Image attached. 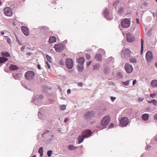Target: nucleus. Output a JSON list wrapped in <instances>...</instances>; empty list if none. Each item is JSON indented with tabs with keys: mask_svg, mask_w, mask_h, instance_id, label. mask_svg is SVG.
I'll return each mask as SVG.
<instances>
[{
	"mask_svg": "<svg viewBox=\"0 0 157 157\" xmlns=\"http://www.w3.org/2000/svg\"><path fill=\"white\" fill-rule=\"evenodd\" d=\"M48 28L46 26H42L38 29V30L40 31L39 35L40 38L46 39L48 38V36L47 34Z\"/></svg>",
	"mask_w": 157,
	"mask_h": 157,
	"instance_id": "obj_1",
	"label": "nucleus"
},
{
	"mask_svg": "<svg viewBox=\"0 0 157 157\" xmlns=\"http://www.w3.org/2000/svg\"><path fill=\"white\" fill-rule=\"evenodd\" d=\"M110 120V117L109 115H107L104 117L101 120V124L105 128V126L109 123Z\"/></svg>",
	"mask_w": 157,
	"mask_h": 157,
	"instance_id": "obj_2",
	"label": "nucleus"
},
{
	"mask_svg": "<svg viewBox=\"0 0 157 157\" xmlns=\"http://www.w3.org/2000/svg\"><path fill=\"white\" fill-rule=\"evenodd\" d=\"M121 24L123 28H128L130 25L131 21L128 18H125L122 21Z\"/></svg>",
	"mask_w": 157,
	"mask_h": 157,
	"instance_id": "obj_3",
	"label": "nucleus"
},
{
	"mask_svg": "<svg viewBox=\"0 0 157 157\" xmlns=\"http://www.w3.org/2000/svg\"><path fill=\"white\" fill-rule=\"evenodd\" d=\"M3 13L6 16L10 17L13 15L12 10L10 7L6 6L3 9Z\"/></svg>",
	"mask_w": 157,
	"mask_h": 157,
	"instance_id": "obj_4",
	"label": "nucleus"
},
{
	"mask_svg": "<svg viewBox=\"0 0 157 157\" xmlns=\"http://www.w3.org/2000/svg\"><path fill=\"white\" fill-rule=\"evenodd\" d=\"M131 52L128 49L123 48L121 52V56L123 58L128 57L130 55Z\"/></svg>",
	"mask_w": 157,
	"mask_h": 157,
	"instance_id": "obj_5",
	"label": "nucleus"
},
{
	"mask_svg": "<svg viewBox=\"0 0 157 157\" xmlns=\"http://www.w3.org/2000/svg\"><path fill=\"white\" fill-rule=\"evenodd\" d=\"M119 125L121 127H124L127 125L128 124L129 120L127 117H124L122 118L120 121Z\"/></svg>",
	"mask_w": 157,
	"mask_h": 157,
	"instance_id": "obj_6",
	"label": "nucleus"
},
{
	"mask_svg": "<svg viewBox=\"0 0 157 157\" xmlns=\"http://www.w3.org/2000/svg\"><path fill=\"white\" fill-rule=\"evenodd\" d=\"M43 95L35 96L33 99V101L35 104L37 105H40L41 100L43 98Z\"/></svg>",
	"mask_w": 157,
	"mask_h": 157,
	"instance_id": "obj_7",
	"label": "nucleus"
},
{
	"mask_svg": "<svg viewBox=\"0 0 157 157\" xmlns=\"http://www.w3.org/2000/svg\"><path fill=\"white\" fill-rule=\"evenodd\" d=\"M34 75L35 74L32 71L27 72L25 73V75L26 78L28 80L32 79Z\"/></svg>",
	"mask_w": 157,
	"mask_h": 157,
	"instance_id": "obj_8",
	"label": "nucleus"
},
{
	"mask_svg": "<svg viewBox=\"0 0 157 157\" xmlns=\"http://www.w3.org/2000/svg\"><path fill=\"white\" fill-rule=\"evenodd\" d=\"M66 65L69 69H71L73 67V61L71 58H67L65 61Z\"/></svg>",
	"mask_w": 157,
	"mask_h": 157,
	"instance_id": "obj_9",
	"label": "nucleus"
},
{
	"mask_svg": "<svg viewBox=\"0 0 157 157\" xmlns=\"http://www.w3.org/2000/svg\"><path fill=\"white\" fill-rule=\"evenodd\" d=\"M126 72L128 73H131L133 70L132 65L128 63H126L124 66Z\"/></svg>",
	"mask_w": 157,
	"mask_h": 157,
	"instance_id": "obj_10",
	"label": "nucleus"
},
{
	"mask_svg": "<svg viewBox=\"0 0 157 157\" xmlns=\"http://www.w3.org/2000/svg\"><path fill=\"white\" fill-rule=\"evenodd\" d=\"M55 48L57 52H60L64 49L65 48L64 45L62 44H59L55 45Z\"/></svg>",
	"mask_w": 157,
	"mask_h": 157,
	"instance_id": "obj_11",
	"label": "nucleus"
},
{
	"mask_svg": "<svg viewBox=\"0 0 157 157\" xmlns=\"http://www.w3.org/2000/svg\"><path fill=\"white\" fill-rule=\"evenodd\" d=\"M113 6L114 7L116 10L118 8V11L122 12L123 10V8L120 7V4L118 1H116L113 4Z\"/></svg>",
	"mask_w": 157,
	"mask_h": 157,
	"instance_id": "obj_12",
	"label": "nucleus"
},
{
	"mask_svg": "<svg viewBox=\"0 0 157 157\" xmlns=\"http://www.w3.org/2000/svg\"><path fill=\"white\" fill-rule=\"evenodd\" d=\"M103 15L105 18L108 20H111L112 19V17L110 15L109 12V10L105 9L103 13Z\"/></svg>",
	"mask_w": 157,
	"mask_h": 157,
	"instance_id": "obj_13",
	"label": "nucleus"
},
{
	"mask_svg": "<svg viewBox=\"0 0 157 157\" xmlns=\"http://www.w3.org/2000/svg\"><path fill=\"white\" fill-rule=\"evenodd\" d=\"M153 56L151 52L150 51H148L146 53V58L147 61H150L153 59Z\"/></svg>",
	"mask_w": 157,
	"mask_h": 157,
	"instance_id": "obj_14",
	"label": "nucleus"
},
{
	"mask_svg": "<svg viewBox=\"0 0 157 157\" xmlns=\"http://www.w3.org/2000/svg\"><path fill=\"white\" fill-rule=\"evenodd\" d=\"M21 29L23 33L25 35L27 36L29 35V30L26 27L22 26L21 27Z\"/></svg>",
	"mask_w": 157,
	"mask_h": 157,
	"instance_id": "obj_15",
	"label": "nucleus"
},
{
	"mask_svg": "<svg viewBox=\"0 0 157 157\" xmlns=\"http://www.w3.org/2000/svg\"><path fill=\"white\" fill-rule=\"evenodd\" d=\"M94 113L92 112H88L86 113L84 117L86 119H90L92 117Z\"/></svg>",
	"mask_w": 157,
	"mask_h": 157,
	"instance_id": "obj_16",
	"label": "nucleus"
},
{
	"mask_svg": "<svg viewBox=\"0 0 157 157\" xmlns=\"http://www.w3.org/2000/svg\"><path fill=\"white\" fill-rule=\"evenodd\" d=\"M91 131L89 130H86L82 133V134L85 138L90 137L91 136Z\"/></svg>",
	"mask_w": 157,
	"mask_h": 157,
	"instance_id": "obj_17",
	"label": "nucleus"
},
{
	"mask_svg": "<svg viewBox=\"0 0 157 157\" xmlns=\"http://www.w3.org/2000/svg\"><path fill=\"white\" fill-rule=\"evenodd\" d=\"M38 116L39 118H40L42 120H44L46 119V116L43 114L42 112L41 113L40 111H39L38 114Z\"/></svg>",
	"mask_w": 157,
	"mask_h": 157,
	"instance_id": "obj_18",
	"label": "nucleus"
},
{
	"mask_svg": "<svg viewBox=\"0 0 157 157\" xmlns=\"http://www.w3.org/2000/svg\"><path fill=\"white\" fill-rule=\"evenodd\" d=\"M9 68L10 70L12 71L16 70L18 69V67L15 65L11 64L10 65Z\"/></svg>",
	"mask_w": 157,
	"mask_h": 157,
	"instance_id": "obj_19",
	"label": "nucleus"
},
{
	"mask_svg": "<svg viewBox=\"0 0 157 157\" xmlns=\"http://www.w3.org/2000/svg\"><path fill=\"white\" fill-rule=\"evenodd\" d=\"M151 86L153 87H157V80H154L151 81Z\"/></svg>",
	"mask_w": 157,
	"mask_h": 157,
	"instance_id": "obj_20",
	"label": "nucleus"
},
{
	"mask_svg": "<svg viewBox=\"0 0 157 157\" xmlns=\"http://www.w3.org/2000/svg\"><path fill=\"white\" fill-rule=\"evenodd\" d=\"M21 75L20 74H13V77L15 79L20 80Z\"/></svg>",
	"mask_w": 157,
	"mask_h": 157,
	"instance_id": "obj_21",
	"label": "nucleus"
},
{
	"mask_svg": "<svg viewBox=\"0 0 157 157\" xmlns=\"http://www.w3.org/2000/svg\"><path fill=\"white\" fill-rule=\"evenodd\" d=\"M101 67V65L100 63H97L93 66V67L94 70H98Z\"/></svg>",
	"mask_w": 157,
	"mask_h": 157,
	"instance_id": "obj_22",
	"label": "nucleus"
},
{
	"mask_svg": "<svg viewBox=\"0 0 157 157\" xmlns=\"http://www.w3.org/2000/svg\"><path fill=\"white\" fill-rule=\"evenodd\" d=\"M101 55L100 54H97L95 56V59L99 61H101L102 60Z\"/></svg>",
	"mask_w": 157,
	"mask_h": 157,
	"instance_id": "obj_23",
	"label": "nucleus"
},
{
	"mask_svg": "<svg viewBox=\"0 0 157 157\" xmlns=\"http://www.w3.org/2000/svg\"><path fill=\"white\" fill-rule=\"evenodd\" d=\"M126 39H133L134 38L133 35L130 33L126 34Z\"/></svg>",
	"mask_w": 157,
	"mask_h": 157,
	"instance_id": "obj_24",
	"label": "nucleus"
},
{
	"mask_svg": "<svg viewBox=\"0 0 157 157\" xmlns=\"http://www.w3.org/2000/svg\"><path fill=\"white\" fill-rule=\"evenodd\" d=\"M84 62L85 59L83 58H79L78 60V62L79 63V64H83Z\"/></svg>",
	"mask_w": 157,
	"mask_h": 157,
	"instance_id": "obj_25",
	"label": "nucleus"
},
{
	"mask_svg": "<svg viewBox=\"0 0 157 157\" xmlns=\"http://www.w3.org/2000/svg\"><path fill=\"white\" fill-rule=\"evenodd\" d=\"M85 138V136H84L83 134L82 135L79 136L78 138V140L79 142V144L82 142L84 140V138Z\"/></svg>",
	"mask_w": 157,
	"mask_h": 157,
	"instance_id": "obj_26",
	"label": "nucleus"
},
{
	"mask_svg": "<svg viewBox=\"0 0 157 157\" xmlns=\"http://www.w3.org/2000/svg\"><path fill=\"white\" fill-rule=\"evenodd\" d=\"M78 71L79 72H82L84 69L83 64H79L78 66Z\"/></svg>",
	"mask_w": 157,
	"mask_h": 157,
	"instance_id": "obj_27",
	"label": "nucleus"
},
{
	"mask_svg": "<svg viewBox=\"0 0 157 157\" xmlns=\"http://www.w3.org/2000/svg\"><path fill=\"white\" fill-rule=\"evenodd\" d=\"M149 116L147 114H144L142 116V119L144 121H147L148 119Z\"/></svg>",
	"mask_w": 157,
	"mask_h": 157,
	"instance_id": "obj_28",
	"label": "nucleus"
},
{
	"mask_svg": "<svg viewBox=\"0 0 157 157\" xmlns=\"http://www.w3.org/2000/svg\"><path fill=\"white\" fill-rule=\"evenodd\" d=\"M8 59L4 57H0V63H3L7 60Z\"/></svg>",
	"mask_w": 157,
	"mask_h": 157,
	"instance_id": "obj_29",
	"label": "nucleus"
},
{
	"mask_svg": "<svg viewBox=\"0 0 157 157\" xmlns=\"http://www.w3.org/2000/svg\"><path fill=\"white\" fill-rule=\"evenodd\" d=\"M1 55L2 56H5L8 57L10 56L9 53L7 52H2L1 53Z\"/></svg>",
	"mask_w": 157,
	"mask_h": 157,
	"instance_id": "obj_30",
	"label": "nucleus"
},
{
	"mask_svg": "<svg viewBox=\"0 0 157 157\" xmlns=\"http://www.w3.org/2000/svg\"><path fill=\"white\" fill-rule=\"evenodd\" d=\"M68 148L69 150L71 151L75 150L76 148V147L72 145H70L68 146Z\"/></svg>",
	"mask_w": 157,
	"mask_h": 157,
	"instance_id": "obj_31",
	"label": "nucleus"
},
{
	"mask_svg": "<svg viewBox=\"0 0 157 157\" xmlns=\"http://www.w3.org/2000/svg\"><path fill=\"white\" fill-rule=\"evenodd\" d=\"M43 147H41L39 150L38 152L40 154V156L42 157L43 156Z\"/></svg>",
	"mask_w": 157,
	"mask_h": 157,
	"instance_id": "obj_32",
	"label": "nucleus"
},
{
	"mask_svg": "<svg viewBox=\"0 0 157 157\" xmlns=\"http://www.w3.org/2000/svg\"><path fill=\"white\" fill-rule=\"evenodd\" d=\"M144 40H141V50L140 53L142 55L143 51Z\"/></svg>",
	"mask_w": 157,
	"mask_h": 157,
	"instance_id": "obj_33",
	"label": "nucleus"
},
{
	"mask_svg": "<svg viewBox=\"0 0 157 157\" xmlns=\"http://www.w3.org/2000/svg\"><path fill=\"white\" fill-rule=\"evenodd\" d=\"M134 40H123L122 41V43L123 45H124V43L126 42H133Z\"/></svg>",
	"mask_w": 157,
	"mask_h": 157,
	"instance_id": "obj_34",
	"label": "nucleus"
},
{
	"mask_svg": "<svg viewBox=\"0 0 157 157\" xmlns=\"http://www.w3.org/2000/svg\"><path fill=\"white\" fill-rule=\"evenodd\" d=\"M129 60L131 63H136V59L132 57L130 58Z\"/></svg>",
	"mask_w": 157,
	"mask_h": 157,
	"instance_id": "obj_35",
	"label": "nucleus"
},
{
	"mask_svg": "<svg viewBox=\"0 0 157 157\" xmlns=\"http://www.w3.org/2000/svg\"><path fill=\"white\" fill-rule=\"evenodd\" d=\"M109 68L108 67H106L104 70V72L105 73H107L109 72Z\"/></svg>",
	"mask_w": 157,
	"mask_h": 157,
	"instance_id": "obj_36",
	"label": "nucleus"
},
{
	"mask_svg": "<svg viewBox=\"0 0 157 157\" xmlns=\"http://www.w3.org/2000/svg\"><path fill=\"white\" fill-rule=\"evenodd\" d=\"M59 107L61 110H63L65 109L66 108V106L65 105H60L59 106Z\"/></svg>",
	"mask_w": 157,
	"mask_h": 157,
	"instance_id": "obj_37",
	"label": "nucleus"
},
{
	"mask_svg": "<svg viewBox=\"0 0 157 157\" xmlns=\"http://www.w3.org/2000/svg\"><path fill=\"white\" fill-rule=\"evenodd\" d=\"M52 151L51 150H49L47 151V154L48 156L49 157H50L52 155Z\"/></svg>",
	"mask_w": 157,
	"mask_h": 157,
	"instance_id": "obj_38",
	"label": "nucleus"
},
{
	"mask_svg": "<svg viewBox=\"0 0 157 157\" xmlns=\"http://www.w3.org/2000/svg\"><path fill=\"white\" fill-rule=\"evenodd\" d=\"M46 58L50 62H51V57L49 56L48 55H47L46 56Z\"/></svg>",
	"mask_w": 157,
	"mask_h": 157,
	"instance_id": "obj_39",
	"label": "nucleus"
},
{
	"mask_svg": "<svg viewBox=\"0 0 157 157\" xmlns=\"http://www.w3.org/2000/svg\"><path fill=\"white\" fill-rule=\"evenodd\" d=\"M58 39V38L57 36H52L50 37L49 39Z\"/></svg>",
	"mask_w": 157,
	"mask_h": 157,
	"instance_id": "obj_40",
	"label": "nucleus"
},
{
	"mask_svg": "<svg viewBox=\"0 0 157 157\" xmlns=\"http://www.w3.org/2000/svg\"><path fill=\"white\" fill-rule=\"evenodd\" d=\"M156 95H157V93H155L154 94H150V97L152 98H154L155 96Z\"/></svg>",
	"mask_w": 157,
	"mask_h": 157,
	"instance_id": "obj_41",
	"label": "nucleus"
},
{
	"mask_svg": "<svg viewBox=\"0 0 157 157\" xmlns=\"http://www.w3.org/2000/svg\"><path fill=\"white\" fill-rule=\"evenodd\" d=\"M129 81H127L125 82H122V83L125 86H128L129 85Z\"/></svg>",
	"mask_w": 157,
	"mask_h": 157,
	"instance_id": "obj_42",
	"label": "nucleus"
},
{
	"mask_svg": "<svg viewBox=\"0 0 157 157\" xmlns=\"http://www.w3.org/2000/svg\"><path fill=\"white\" fill-rule=\"evenodd\" d=\"M153 104L155 106H157V101L155 99H153Z\"/></svg>",
	"mask_w": 157,
	"mask_h": 157,
	"instance_id": "obj_43",
	"label": "nucleus"
},
{
	"mask_svg": "<svg viewBox=\"0 0 157 157\" xmlns=\"http://www.w3.org/2000/svg\"><path fill=\"white\" fill-rule=\"evenodd\" d=\"M59 64L62 65H64V62L62 60H61L59 61Z\"/></svg>",
	"mask_w": 157,
	"mask_h": 157,
	"instance_id": "obj_44",
	"label": "nucleus"
},
{
	"mask_svg": "<svg viewBox=\"0 0 157 157\" xmlns=\"http://www.w3.org/2000/svg\"><path fill=\"white\" fill-rule=\"evenodd\" d=\"M113 60V58L112 57H110L108 59V62H111Z\"/></svg>",
	"mask_w": 157,
	"mask_h": 157,
	"instance_id": "obj_45",
	"label": "nucleus"
},
{
	"mask_svg": "<svg viewBox=\"0 0 157 157\" xmlns=\"http://www.w3.org/2000/svg\"><path fill=\"white\" fill-rule=\"evenodd\" d=\"M86 59L88 60H90L91 59V57L90 55L88 54H86Z\"/></svg>",
	"mask_w": 157,
	"mask_h": 157,
	"instance_id": "obj_46",
	"label": "nucleus"
},
{
	"mask_svg": "<svg viewBox=\"0 0 157 157\" xmlns=\"http://www.w3.org/2000/svg\"><path fill=\"white\" fill-rule=\"evenodd\" d=\"M117 75L118 78H122L123 75L121 73H118V74Z\"/></svg>",
	"mask_w": 157,
	"mask_h": 157,
	"instance_id": "obj_47",
	"label": "nucleus"
},
{
	"mask_svg": "<svg viewBox=\"0 0 157 157\" xmlns=\"http://www.w3.org/2000/svg\"><path fill=\"white\" fill-rule=\"evenodd\" d=\"M144 100V98H139L138 99V101L139 102H140L143 101Z\"/></svg>",
	"mask_w": 157,
	"mask_h": 157,
	"instance_id": "obj_48",
	"label": "nucleus"
},
{
	"mask_svg": "<svg viewBox=\"0 0 157 157\" xmlns=\"http://www.w3.org/2000/svg\"><path fill=\"white\" fill-rule=\"evenodd\" d=\"M143 4L145 6L147 7L148 6V3L147 2L145 1L143 2Z\"/></svg>",
	"mask_w": 157,
	"mask_h": 157,
	"instance_id": "obj_49",
	"label": "nucleus"
},
{
	"mask_svg": "<svg viewBox=\"0 0 157 157\" xmlns=\"http://www.w3.org/2000/svg\"><path fill=\"white\" fill-rule=\"evenodd\" d=\"M56 41V40H48V42L50 43L55 42Z\"/></svg>",
	"mask_w": 157,
	"mask_h": 157,
	"instance_id": "obj_50",
	"label": "nucleus"
},
{
	"mask_svg": "<svg viewBox=\"0 0 157 157\" xmlns=\"http://www.w3.org/2000/svg\"><path fill=\"white\" fill-rule=\"evenodd\" d=\"M110 99L112 101H113L116 99V98L114 97L111 96Z\"/></svg>",
	"mask_w": 157,
	"mask_h": 157,
	"instance_id": "obj_51",
	"label": "nucleus"
},
{
	"mask_svg": "<svg viewBox=\"0 0 157 157\" xmlns=\"http://www.w3.org/2000/svg\"><path fill=\"white\" fill-rule=\"evenodd\" d=\"M17 42L20 45H23V44L19 40H17Z\"/></svg>",
	"mask_w": 157,
	"mask_h": 157,
	"instance_id": "obj_52",
	"label": "nucleus"
},
{
	"mask_svg": "<svg viewBox=\"0 0 157 157\" xmlns=\"http://www.w3.org/2000/svg\"><path fill=\"white\" fill-rule=\"evenodd\" d=\"M154 118L155 120L157 121V113L154 115Z\"/></svg>",
	"mask_w": 157,
	"mask_h": 157,
	"instance_id": "obj_53",
	"label": "nucleus"
},
{
	"mask_svg": "<svg viewBox=\"0 0 157 157\" xmlns=\"http://www.w3.org/2000/svg\"><path fill=\"white\" fill-rule=\"evenodd\" d=\"M25 48V46L24 45L21 48V50L22 51H23Z\"/></svg>",
	"mask_w": 157,
	"mask_h": 157,
	"instance_id": "obj_54",
	"label": "nucleus"
},
{
	"mask_svg": "<svg viewBox=\"0 0 157 157\" xmlns=\"http://www.w3.org/2000/svg\"><path fill=\"white\" fill-rule=\"evenodd\" d=\"M46 64L47 65L49 69H50V66L49 64V63H48V62L47 61L46 62Z\"/></svg>",
	"mask_w": 157,
	"mask_h": 157,
	"instance_id": "obj_55",
	"label": "nucleus"
},
{
	"mask_svg": "<svg viewBox=\"0 0 157 157\" xmlns=\"http://www.w3.org/2000/svg\"><path fill=\"white\" fill-rule=\"evenodd\" d=\"M49 132V131L48 130H47L44 131V132L43 133L44 134H47Z\"/></svg>",
	"mask_w": 157,
	"mask_h": 157,
	"instance_id": "obj_56",
	"label": "nucleus"
},
{
	"mask_svg": "<svg viewBox=\"0 0 157 157\" xmlns=\"http://www.w3.org/2000/svg\"><path fill=\"white\" fill-rule=\"evenodd\" d=\"M92 61H88V62L87 63V67H88L91 63Z\"/></svg>",
	"mask_w": 157,
	"mask_h": 157,
	"instance_id": "obj_57",
	"label": "nucleus"
},
{
	"mask_svg": "<svg viewBox=\"0 0 157 157\" xmlns=\"http://www.w3.org/2000/svg\"><path fill=\"white\" fill-rule=\"evenodd\" d=\"M78 85L79 87H82L83 85V84L82 83H79L78 84Z\"/></svg>",
	"mask_w": 157,
	"mask_h": 157,
	"instance_id": "obj_58",
	"label": "nucleus"
},
{
	"mask_svg": "<svg viewBox=\"0 0 157 157\" xmlns=\"http://www.w3.org/2000/svg\"><path fill=\"white\" fill-rule=\"evenodd\" d=\"M67 93L68 94H70L71 93V90L70 89H68L67 90Z\"/></svg>",
	"mask_w": 157,
	"mask_h": 157,
	"instance_id": "obj_59",
	"label": "nucleus"
},
{
	"mask_svg": "<svg viewBox=\"0 0 157 157\" xmlns=\"http://www.w3.org/2000/svg\"><path fill=\"white\" fill-rule=\"evenodd\" d=\"M151 32L149 31V32H148L147 34V36H150L151 35Z\"/></svg>",
	"mask_w": 157,
	"mask_h": 157,
	"instance_id": "obj_60",
	"label": "nucleus"
},
{
	"mask_svg": "<svg viewBox=\"0 0 157 157\" xmlns=\"http://www.w3.org/2000/svg\"><path fill=\"white\" fill-rule=\"evenodd\" d=\"M136 80H134L133 81V82H132L133 85H134L136 84Z\"/></svg>",
	"mask_w": 157,
	"mask_h": 157,
	"instance_id": "obj_61",
	"label": "nucleus"
},
{
	"mask_svg": "<svg viewBox=\"0 0 157 157\" xmlns=\"http://www.w3.org/2000/svg\"><path fill=\"white\" fill-rule=\"evenodd\" d=\"M147 102L149 103H153V100H151V101H148Z\"/></svg>",
	"mask_w": 157,
	"mask_h": 157,
	"instance_id": "obj_62",
	"label": "nucleus"
},
{
	"mask_svg": "<svg viewBox=\"0 0 157 157\" xmlns=\"http://www.w3.org/2000/svg\"><path fill=\"white\" fill-rule=\"evenodd\" d=\"M68 119L67 117L64 120V122H66L67 121H68Z\"/></svg>",
	"mask_w": 157,
	"mask_h": 157,
	"instance_id": "obj_63",
	"label": "nucleus"
},
{
	"mask_svg": "<svg viewBox=\"0 0 157 157\" xmlns=\"http://www.w3.org/2000/svg\"><path fill=\"white\" fill-rule=\"evenodd\" d=\"M113 126V124H111L110 126L109 127V128H112Z\"/></svg>",
	"mask_w": 157,
	"mask_h": 157,
	"instance_id": "obj_64",
	"label": "nucleus"
}]
</instances>
